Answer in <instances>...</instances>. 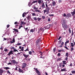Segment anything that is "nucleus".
<instances>
[{
    "label": "nucleus",
    "mask_w": 75,
    "mask_h": 75,
    "mask_svg": "<svg viewBox=\"0 0 75 75\" xmlns=\"http://www.w3.org/2000/svg\"><path fill=\"white\" fill-rule=\"evenodd\" d=\"M45 5V9L43 11L44 13V14H45L46 12L47 13H49L50 9L52 7V6L50 5H48V3L47 2L46 3Z\"/></svg>",
    "instance_id": "nucleus-1"
},
{
    "label": "nucleus",
    "mask_w": 75,
    "mask_h": 75,
    "mask_svg": "<svg viewBox=\"0 0 75 75\" xmlns=\"http://www.w3.org/2000/svg\"><path fill=\"white\" fill-rule=\"evenodd\" d=\"M41 38H39V39H38V40H37L36 41V45H37L38 44H40V41H41Z\"/></svg>",
    "instance_id": "nucleus-2"
},
{
    "label": "nucleus",
    "mask_w": 75,
    "mask_h": 75,
    "mask_svg": "<svg viewBox=\"0 0 75 75\" xmlns=\"http://www.w3.org/2000/svg\"><path fill=\"white\" fill-rule=\"evenodd\" d=\"M34 69H35V72L38 75H41V72L39 71L37 69H35V68H34Z\"/></svg>",
    "instance_id": "nucleus-3"
},
{
    "label": "nucleus",
    "mask_w": 75,
    "mask_h": 75,
    "mask_svg": "<svg viewBox=\"0 0 75 75\" xmlns=\"http://www.w3.org/2000/svg\"><path fill=\"white\" fill-rule=\"evenodd\" d=\"M62 26L63 28H64V29H65V30L66 29H67V28H68V26L66 24H62Z\"/></svg>",
    "instance_id": "nucleus-4"
},
{
    "label": "nucleus",
    "mask_w": 75,
    "mask_h": 75,
    "mask_svg": "<svg viewBox=\"0 0 75 75\" xmlns=\"http://www.w3.org/2000/svg\"><path fill=\"white\" fill-rule=\"evenodd\" d=\"M11 62V63H13L14 64H16V65H17V64H18V63L15 60H12V61Z\"/></svg>",
    "instance_id": "nucleus-5"
},
{
    "label": "nucleus",
    "mask_w": 75,
    "mask_h": 75,
    "mask_svg": "<svg viewBox=\"0 0 75 75\" xmlns=\"http://www.w3.org/2000/svg\"><path fill=\"white\" fill-rule=\"evenodd\" d=\"M19 69L18 70L19 72H20V73H24L25 72V71L23 70H22L21 69V68H18Z\"/></svg>",
    "instance_id": "nucleus-6"
},
{
    "label": "nucleus",
    "mask_w": 75,
    "mask_h": 75,
    "mask_svg": "<svg viewBox=\"0 0 75 75\" xmlns=\"http://www.w3.org/2000/svg\"><path fill=\"white\" fill-rule=\"evenodd\" d=\"M22 54L23 55L24 57L25 58V59H26L28 57V56H29V55H26L25 54H24V53H22Z\"/></svg>",
    "instance_id": "nucleus-7"
},
{
    "label": "nucleus",
    "mask_w": 75,
    "mask_h": 75,
    "mask_svg": "<svg viewBox=\"0 0 75 75\" xmlns=\"http://www.w3.org/2000/svg\"><path fill=\"white\" fill-rule=\"evenodd\" d=\"M27 19L28 21H30V20L31 19V16H28L27 17Z\"/></svg>",
    "instance_id": "nucleus-8"
},
{
    "label": "nucleus",
    "mask_w": 75,
    "mask_h": 75,
    "mask_svg": "<svg viewBox=\"0 0 75 75\" xmlns=\"http://www.w3.org/2000/svg\"><path fill=\"white\" fill-rule=\"evenodd\" d=\"M13 51L12 50L11 51L8 53V56H10L11 54H14V53H13Z\"/></svg>",
    "instance_id": "nucleus-9"
},
{
    "label": "nucleus",
    "mask_w": 75,
    "mask_h": 75,
    "mask_svg": "<svg viewBox=\"0 0 75 75\" xmlns=\"http://www.w3.org/2000/svg\"><path fill=\"white\" fill-rule=\"evenodd\" d=\"M62 23V24H65L66 23V21H65V19H62L61 20Z\"/></svg>",
    "instance_id": "nucleus-10"
},
{
    "label": "nucleus",
    "mask_w": 75,
    "mask_h": 75,
    "mask_svg": "<svg viewBox=\"0 0 75 75\" xmlns=\"http://www.w3.org/2000/svg\"><path fill=\"white\" fill-rule=\"evenodd\" d=\"M23 65L22 66V69H23V68H24L27 67V64H26V63H23Z\"/></svg>",
    "instance_id": "nucleus-11"
},
{
    "label": "nucleus",
    "mask_w": 75,
    "mask_h": 75,
    "mask_svg": "<svg viewBox=\"0 0 75 75\" xmlns=\"http://www.w3.org/2000/svg\"><path fill=\"white\" fill-rule=\"evenodd\" d=\"M71 14H72V16H74L75 14V9L74 10V11L72 12H71Z\"/></svg>",
    "instance_id": "nucleus-12"
},
{
    "label": "nucleus",
    "mask_w": 75,
    "mask_h": 75,
    "mask_svg": "<svg viewBox=\"0 0 75 75\" xmlns=\"http://www.w3.org/2000/svg\"><path fill=\"white\" fill-rule=\"evenodd\" d=\"M66 17H71V14L70 13H68L67 14V15L66 16Z\"/></svg>",
    "instance_id": "nucleus-13"
},
{
    "label": "nucleus",
    "mask_w": 75,
    "mask_h": 75,
    "mask_svg": "<svg viewBox=\"0 0 75 75\" xmlns=\"http://www.w3.org/2000/svg\"><path fill=\"white\" fill-rule=\"evenodd\" d=\"M45 29H46V27L44 26L43 28H42L41 29V30L42 31H44Z\"/></svg>",
    "instance_id": "nucleus-14"
},
{
    "label": "nucleus",
    "mask_w": 75,
    "mask_h": 75,
    "mask_svg": "<svg viewBox=\"0 0 75 75\" xmlns=\"http://www.w3.org/2000/svg\"><path fill=\"white\" fill-rule=\"evenodd\" d=\"M50 25L48 24V25L46 26V29H48V28L50 27Z\"/></svg>",
    "instance_id": "nucleus-15"
},
{
    "label": "nucleus",
    "mask_w": 75,
    "mask_h": 75,
    "mask_svg": "<svg viewBox=\"0 0 75 75\" xmlns=\"http://www.w3.org/2000/svg\"><path fill=\"white\" fill-rule=\"evenodd\" d=\"M13 30H14L15 31H16V32H17V33H18V29L16 28L13 29Z\"/></svg>",
    "instance_id": "nucleus-16"
},
{
    "label": "nucleus",
    "mask_w": 75,
    "mask_h": 75,
    "mask_svg": "<svg viewBox=\"0 0 75 75\" xmlns=\"http://www.w3.org/2000/svg\"><path fill=\"white\" fill-rule=\"evenodd\" d=\"M52 4L53 6H55V5L56 4L55 3V2L54 1H53V2H52Z\"/></svg>",
    "instance_id": "nucleus-17"
},
{
    "label": "nucleus",
    "mask_w": 75,
    "mask_h": 75,
    "mask_svg": "<svg viewBox=\"0 0 75 75\" xmlns=\"http://www.w3.org/2000/svg\"><path fill=\"white\" fill-rule=\"evenodd\" d=\"M33 4V3L31 2H29L28 4V6L29 7H31V5Z\"/></svg>",
    "instance_id": "nucleus-18"
},
{
    "label": "nucleus",
    "mask_w": 75,
    "mask_h": 75,
    "mask_svg": "<svg viewBox=\"0 0 75 75\" xmlns=\"http://www.w3.org/2000/svg\"><path fill=\"white\" fill-rule=\"evenodd\" d=\"M61 71L62 72H63V71H66V68H64L63 69H62L61 70Z\"/></svg>",
    "instance_id": "nucleus-19"
},
{
    "label": "nucleus",
    "mask_w": 75,
    "mask_h": 75,
    "mask_svg": "<svg viewBox=\"0 0 75 75\" xmlns=\"http://www.w3.org/2000/svg\"><path fill=\"white\" fill-rule=\"evenodd\" d=\"M38 3L39 4H41L42 3V0H39L38 1Z\"/></svg>",
    "instance_id": "nucleus-20"
},
{
    "label": "nucleus",
    "mask_w": 75,
    "mask_h": 75,
    "mask_svg": "<svg viewBox=\"0 0 75 75\" xmlns=\"http://www.w3.org/2000/svg\"><path fill=\"white\" fill-rule=\"evenodd\" d=\"M33 8L34 10H38V7H37L35 6H34Z\"/></svg>",
    "instance_id": "nucleus-21"
},
{
    "label": "nucleus",
    "mask_w": 75,
    "mask_h": 75,
    "mask_svg": "<svg viewBox=\"0 0 75 75\" xmlns=\"http://www.w3.org/2000/svg\"><path fill=\"white\" fill-rule=\"evenodd\" d=\"M21 25H22V24H23V25H24L25 24V22H23L22 21L21 22Z\"/></svg>",
    "instance_id": "nucleus-22"
},
{
    "label": "nucleus",
    "mask_w": 75,
    "mask_h": 75,
    "mask_svg": "<svg viewBox=\"0 0 75 75\" xmlns=\"http://www.w3.org/2000/svg\"><path fill=\"white\" fill-rule=\"evenodd\" d=\"M42 8H45V5H44V3H43L42 5Z\"/></svg>",
    "instance_id": "nucleus-23"
},
{
    "label": "nucleus",
    "mask_w": 75,
    "mask_h": 75,
    "mask_svg": "<svg viewBox=\"0 0 75 75\" xmlns=\"http://www.w3.org/2000/svg\"><path fill=\"white\" fill-rule=\"evenodd\" d=\"M63 51H64V50H58V52H62Z\"/></svg>",
    "instance_id": "nucleus-24"
},
{
    "label": "nucleus",
    "mask_w": 75,
    "mask_h": 75,
    "mask_svg": "<svg viewBox=\"0 0 75 75\" xmlns=\"http://www.w3.org/2000/svg\"><path fill=\"white\" fill-rule=\"evenodd\" d=\"M61 59L60 58H58L56 60L57 62H58V61H61Z\"/></svg>",
    "instance_id": "nucleus-25"
},
{
    "label": "nucleus",
    "mask_w": 75,
    "mask_h": 75,
    "mask_svg": "<svg viewBox=\"0 0 75 75\" xmlns=\"http://www.w3.org/2000/svg\"><path fill=\"white\" fill-rule=\"evenodd\" d=\"M33 19L35 21H37V18L36 17H34L33 18Z\"/></svg>",
    "instance_id": "nucleus-26"
},
{
    "label": "nucleus",
    "mask_w": 75,
    "mask_h": 75,
    "mask_svg": "<svg viewBox=\"0 0 75 75\" xmlns=\"http://www.w3.org/2000/svg\"><path fill=\"white\" fill-rule=\"evenodd\" d=\"M35 12H38V13H40L41 12V11L40 10H39L38 9H37L35 10Z\"/></svg>",
    "instance_id": "nucleus-27"
},
{
    "label": "nucleus",
    "mask_w": 75,
    "mask_h": 75,
    "mask_svg": "<svg viewBox=\"0 0 75 75\" xmlns=\"http://www.w3.org/2000/svg\"><path fill=\"white\" fill-rule=\"evenodd\" d=\"M5 69H6V70H7V69H10V67H4Z\"/></svg>",
    "instance_id": "nucleus-28"
},
{
    "label": "nucleus",
    "mask_w": 75,
    "mask_h": 75,
    "mask_svg": "<svg viewBox=\"0 0 75 75\" xmlns=\"http://www.w3.org/2000/svg\"><path fill=\"white\" fill-rule=\"evenodd\" d=\"M4 71L3 70L0 69V74H2Z\"/></svg>",
    "instance_id": "nucleus-29"
},
{
    "label": "nucleus",
    "mask_w": 75,
    "mask_h": 75,
    "mask_svg": "<svg viewBox=\"0 0 75 75\" xmlns=\"http://www.w3.org/2000/svg\"><path fill=\"white\" fill-rule=\"evenodd\" d=\"M71 47H74V43H71Z\"/></svg>",
    "instance_id": "nucleus-30"
},
{
    "label": "nucleus",
    "mask_w": 75,
    "mask_h": 75,
    "mask_svg": "<svg viewBox=\"0 0 75 75\" xmlns=\"http://www.w3.org/2000/svg\"><path fill=\"white\" fill-rule=\"evenodd\" d=\"M23 70H24L25 71H27V70H28V69H27V67H26L24 69L23 68Z\"/></svg>",
    "instance_id": "nucleus-31"
},
{
    "label": "nucleus",
    "mask_w": 75,
    "mask_h": 75,
    "mask_svg": "<svg viewBox=\"0 0 75 75\" xmlns=\"http://www.w3.org/2000/svg\"><path fill=\"white\" fill-rule=\"evenodd\" d=\"M66 56H67V57H68V55H69V53H68V52H67L66 53Z\"/></svg>",
    "instance_id": "nucleus-32"
},
{
    "label": "nucleus",
    "mask_w": 75,
    "mask_h": 75,
    "mask_svg": "<svg viewBox=\"0 0 75 75\" xmlns=\"http://www.w3.org/2000/svg\"><path fill=\"white\" fill-rule=\"evenodd\" d=\"M37 19H38V21H41V18H37Z\"/></svg>",
    "instance_id": "nucleus-33"
},
{
    "label": "nucleus",
    "mask_w": 75,
    "mask_h": 75,
    "mask_svg": "<svg viewBox=\"0 0 75 75\" xmlns=\"http://www.w3.org/2000/svg\"><path fill=\"white\" fill-rule=\"evenodd\" d=\"M26 14V13H24L23 14H22V17H24L25 16V14Z\"/></svg>",
    "instance_id": "nucleus-34"
},
{
    "label": "nucleus",
    "mask_w": 75,
    "mask_h": 75,
    "mask_svg": "<svg viewBox=\"0 0 75 75\" xmlns=\"http://www.w3.org/2000/svg\"><path fill=\"white\" fill-rule=\"evenodd\" d=\"M53 51L54 52H55V51H56V47H54V48Z\"/></svg>",
    "instance_id": "nucleus-35"
},
{
    "label": "nucleus",
    "mask_w": 75,
    "mask_h": 75,
    "mask_svg": "<svg viewBox=\"0 0 75 75\" xmlns=\"http://www.w3.org/2000/svg\"><path fill=\"white\" fill-rule=\"evenodd\" d=\"M62 64H63V63H61L59 64V67H62Z\"/></svg>",
    "instance_id": "nucleus-36"
},
{
    "label": "nucleus",
    "mask_w": 75,
    "mask_h": 75,
    "mask_svg": "<svg viewBox=\"0 0 75 75\" xmlns=\"http://www.w3.org/2000/svg\"><path fill=\"white\" fill-rule=\"evenodd\" d=\"M4 51L5 52H7L8 51V49H4Z\"/></svg>",
    "instance_id": "nucleus-37"
},
{
    "label": "nucleus",
    "mask_w": 75,
    "mask_h": 75,
    "mask_svg": "<svg viewBox=\"0 0 75 75\" xmlns=\"http://www.w3.org/2000/svg\"><path fill=\"white\" fill-rule=\"evenodd\" d=\"M31 32H32V33H33L34 32V30L33 29H32L30 30V33H31Z\"/></svg>",
    "instance_id": "nucleus-38"
},
{
    "label": "nucleus",
    "mask_w": 75,
    "mask_h": 75,
    "mask_svg": "<svg viewBox=\"0 0 75 75\" xmlns=\"http://www.w3.org/2000/svg\"><path fill=\"white\" fill-rule=\"evenodd\" d=\"M18 52V50H16V49H14L13 50V52Z\"/></svg>",
    "instance_id": "nucleus-39"
},
{
    "label": "nucleus",
    "mask_w": 75,
    "mask_h": 75,
    "mask_svg": "<svg viewBox=\"0 0 75 75\" xmlns=\"http://www.w3.org/2000/svg\"><path fill=\"white\" fill-rule=\"evenodd\" d=\"M74 50V47H71V51L72 52Z\"/></svg>",
    "instance_id": "nucleus-40"
},
{
    "label": "nucleus",
    "mask_w": 75,
    "mask_h": 75,
    "mask_svg": "<svg viewBox=\"0 0 75 75\" xmlns=\"http://www.w3.org/2000/svg\"><path fill=\"white\" fill-rule=\"evenodd\" d=\"M32 16H36V14L35 13H32Z\"/></svg>",
    "instance_id": "nucleus-41"
},
{
    "label": "nucleus",
    "mask_w": 75,
    "mask_h": 75,
    "mask_svg": "<svg viewBox=\"0 0 75 75\" xmlns=\"http://www.w3.org/2000/svg\"><path fill=\"white\" fill-rule=\"evenodd\" d=\"M17 68H19V67H16L15 69V71H17L18 70H17Z\"/></svg>",
    "instance_id": "nucleus-42"
},
{
    "label": "nucleus",
    "mask_w": 75,
    "mask_h": 75,
    "mask_svg": "<svg viewBox=\"0 0 75 75\" xmlns=\"http://www.w3.org/2000/svg\"><path fill=\"white\" fill-rule=\"evenodd\" d=\"M71 73L74 74H75V71H73L71 72Z\"/></svg>",
    "instance_id": "nucleus-43"
},
{
    "label": "nucleus",
    "mask_w": 75,
    "mask_h": 75,
    "mask_svg": "<svg viewBox=\"0 0 75 75\" xmlns=\"http://www.w3.org/2000/svg\"><path fill=\"white\" fill-rule=\"evenodd\" d=\"M21 27H23V26L22 25H20L18 28V29H20Z\"/></svg>",
    "instance_id": "nucleus-44"
},
{
    "label": "nucleus",
    "mask_w": 75,
    "mask_h": 75,
    "mask_svg": "<svg viewBox=\"0 0 75 75\" xmlns=\"http://www.w3.org/2000/svg\"><path fill=\"white\" fill-rule=\"evenodd\" d=\"M24 51H25V52H26L27 51H29V49H28V48H27V49L25 50H24Z\"/></svg>",
    "instance_id": "nucleus-45"
},
{
    "label": "nucleus",
    "mask_w": 75,
    "mask_h": 75,
    "mask_svg": "<svg viewBox=\"0 0 75 75\" xmlns=\"http://www.w3.org/2000/svg\"><path fill=\"white\" fill-rule=\"evenodd\" d=\"M57 56L58 57H59V56H61V54H60V53H58V54H57Z\"/></svg>",
    "instance_id": "nucleus-46"
},
{
    "label": "nucleus",
    "mask_w": 75,
    "mask_h": 75,
    "mask_svg": "<svg viewBox=\"0 0 75 75\" xmlns=\"http://www.w3.org/2000/svg\"><path fill=\"white\" fill-rule=\"evenodd\" d=\"M16 45H17L18 46L21 45V43H18Z\"/></svg>",
    "instance_id": "nucleus-47"
},
{
    "label": "nucleus",
    "mask_w": 75,
    "mask_h": 75,
    "mask_svg": "<svg viewBox=\"0 0 75 75\" xmlns=\"http://www.w3.org/2000/svg\"><path fill=\"white\" fill-rule=\"evenodd\" d=\"M45 17L44 16H42V19H43V20H44V19H45Z\"/></svg>",
    "instance_id": "nucleus-48"
},
{
    "label": "nucleus",
    "mask_w": 75,
    "mask_h": 75,
    "mask_svg": "<svg viewBox=\"0 0 75 75\" xmlns=\"http://www.w3.org/2000/svg\"><path fill=\"white\" fill-rule=\"evenodd\" d=\"M64 47L65 48H66V49L67 50H69V49H68V47H67V46H64Z\"/></svg>",
    "instance_id": "nucleus-49"
},
{
    "label": "nucleus",
    "mask_w": 75,
    "mask_h": 75,
    "mask_svg": "<svg viewBox=\"0 0 75 75\" xmlns=\"http://www.w3.org/2000/svg\"><path fill=\"white\" fill-rule=\"evenodd\" d=\"M21 50L22 51H24V47H22V48Z\"/></svg>",
    "instance_id": "nucleus-50"
},
{
    "label": "nucleus",
    "mask_w": 75,
    "mask_h": 75,
    "mask_svg": "<svg viewBox=\"0 0 75 75\" xmlns=\"http://www.w3.org/2000/svg\"><path fill=\"white\" fill-rule=\"evenodd\" d=\"M12 41L13 42V43H14V42H15V39L14 38H13Z\"/></svg>",
    "instance_id": "nucleus-51"
},
{
    "label": "nucleus",
    "mask_w": 75,
    "mask_h": 75,
    "mask_svg": "<svg viewBox=\"0 0 75 75\" xmlns=\"http://www.w3.org/2000/svg\"><path fill=\"white\" fill-rule=\"evenodd\" d=\"M62 42V39H61L59 41V44H60V43H61V42Z\"/></svg>",
    "instance_id": "nucleus-52"
},
{
    "label": "nucleus",
    "mask_w": 75,
    "mask_h": 75,
    "mask_svg": "<svg viewBox=\"0 0 75 75\" xmlns=\"http://www.w3.org/2000/svg\"><path fill=\"white\" fill-rule=\"evenodd\" d=\"M18 24L15 25V28H17Z\"/></svg>",
    "instance_id": "nucleus-53"
},
{
    "label": "nucleus",
    "mask_w": 75,
    "mask_h": 75,
    "mask_svg": "<svg viewBox=\"0 0 75 75\" xmlns=\"http://www.w3.org/2000/svg\"><path fill=\"white\" fill-rule=\"evenodd\" d=\"M69 33H71V29H70V28L69 30Z\"/></svg>",
    "instance_id": "nucleus-54"
},
{
    "label": "nucleus",
    "mask_w": 75,
    "mask_h": 75,
    "mask_svg": "<svg viewBox=\"0 0 75 75\" xmlns=\"http://www.w3.org/2000/svg\"><path fill=\"white\" fill-rule=\"evenodd\" d=\"M37 1H34L32 2V4H33V3H37Z\"/></svg>",
    "instance_id": "nucleus-55"
},
{
    "label": "nucleus",
    "mask_w": 75,
    "mask_h": 75,
    "mask_svg": "<svg viewBox=\"0 0 75 75\" xmlns=\"http://www.w3.org/2000/svg\"><path fill=\"white\" fill-rule=\"evenodd\" d=\"M66 42V43L67 44V43H69V40H67L66 41V42Z\"/></svg>",
    "instance_id": "nucleus-56"
},
{
    "label": "nucleus",
    "mask_w": 75,
    "mask_h": 75,
    "mask_svg": "<svg viewBox=\"0 0 75 75\" xmlns=\"http://www.w3.org/2000/svg\"><path fill=\"white\" fill-rule=\"evenodd\" d=\"M29 54H30V55H31V54H32V52L31 51H30L29 52Z\"/></svg>",
    "instance_id": "nucleus-57"
},
{
    "label": "nucleus",
    "mask_w": 75,
    "mask_h": 75,
    "mask_svg": "<svg viewBox=\"0 0 75 75\" xmlns=\"http://www.w3.org/2000/svg\"><path fill=\"white\" fill-rule=\"evenodd\" d=\"M67 16V15H66V14L64 13L63 14V17H66Z\"/></svg>",
    "instance_id": "nucleus-58"
},
{
    "label": "nucleus",
    "mask_w": 75,
    "mask_h": 75,
    "mask_svg": "<svg viewBox=\"0 0 75 75\" xmlns=\"http://www.w3.org/2000/svg\"><path fill=\"white\" fill-rule=\"evenodd\" d=\"M7 72L8 73V74H11L10 73V71H9V70H7Z\"/></svg>",
    "instance_id": "nucleus-59"
},
{
    "label": "nucleus",
    "mask_w": 75,
    "mask_h": 75,
    "mask_svg": "<svg viewBox=\"0 0 75 75\" xmlns=\"http://www.w3.org/2000/svg\"><path fill=\"white\" fill-rule=\"evenodd\" d=\"M40 57L41 58H42L43 59H44V58H45V57H44L40 56Z\"/></svg>",
    "instance_id": "nucleus-60"
},
{
    "label": "nucleus",
    "mask_w": 75,
    "mask_h": 75,
    "mask_svg": "<svg viewBox=\"0 0 75 75\" xmlns=\"http://www.w3.org/2000/svg\"><path fill=\"white\" fill-rule=\"evenodd\" d=\"M62 46H63L62 45H60V46H59V47L60 48H62Z\"/></svg>",
    "instance_id": "nucleus-61"
},
{
    "label": "nucleus",
    "mask_w": 75,
    "mask_h": 75,
    "mask_svg": "<svg viewBox=\"0 0 75 75\" xmlns=\"http://www.w3.org/2000/svg\"><path fill=\"white\" fill-rule=\"evenodd\" d=\"M64 42H62V43H61V45L63 46V45H64Z\"/></svg>",
    "instance_id": "nucleus-62"
},
{
    "label": "nucleus",
    "mask_w": 75,
    "mask_h": 75,
    "mask_svg": "<svg viewBox=\"0 0 75 75\" xmlns=\"http://www.w3.org/2000/svg\"><path fill=\"white\" fill-rule=\"evenodd\" d=\"M10 27V25H7V28H8Z\"/></svg>",
    "instance_id": "nucleus-63"
},
{
    "label": "nucleus",
    "mask_w": 75,
    "mask_h": 75,
    "mask_svg": "<svg viewBox=\"0 0 75 75\" xmlns=\"http://www.w3.org/2000/svg\"><path fill=\"white\" fill-rule=\"evenodd\" d=\"M14 24H18V23L17 22H16L14 23Z\"/></svg>",
    "instance_id": "nucleus-64"
}]
</instances>
